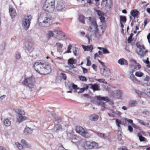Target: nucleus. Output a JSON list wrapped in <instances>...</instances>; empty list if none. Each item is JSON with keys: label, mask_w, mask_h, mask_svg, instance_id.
Instances as JSON below:
<instances>
[{"label": "nucleus", "mask_w": 150, "mask_h": 150, "mask_svg": "<svg viewBox=\"0 0 150 150\" xmlns=\"http://www.w3.org/2000/svg\"><path fill=\"white\" fill-rule=\"evenodd\" d=\"M65 37L64 33L60 30L55 29L54 31L50 30L48 31L47 40H49L51 37H57L59 40L62 39Z\"/></svg>", "instance_id": "f257e3e1"}, {"label": "nucleus", "mask_w": 150, "mask_h": 150, "mask_svg": "<svg viewBox=\"0 0 150 150\" xmlns=\"http://www.w3.org/2000/svg\"><path fill=\"white\" fill-rule=\"evenodd\" d=\"M88 30L90 31L89 34L91 37L94 35L96 38H99L101 34L99 33L98 28V25L96 21H93L91 24V25L89 28Z\"/></svg>", "instance_id": "f03ea898"}, {"label": "nucleus", "mask_w": 150, "mask_h": 150, "mask_svg": "<svg viewBox=\"0 0 150 150\" xmlns=\"http://www.w3.org/2000/svg\"><path fill=\"white\" fill-rule=\"evenodd\" d=\"M136 46V52L141 57L144 56L147 52V50H144L145 48L143 45H140L139 42H137Z\"/></svg>", "instance_id": "7ed1b4c3"}, {"label": "nucleus", "mask_w": 150, "mask_h": 150, "mask_svg": "<svg viewBox=\"0 0 150 150\" xmlns=\"http://www.w3.org/2000/svg\"><path fill=\"white\" fill-rule=\"evenodd\" d=\"M32 19V16L31 15L25 16L22 18V25L25 30H27L29 28L30 21Z\"/></svg>", "instance_id": "20e7f679"}, {"label": "nucleus", "mask_w": 150, "mask_h": 150, "mask_svg": "<svg viewBox=\"0 0 150 150\" xmlns=\"http://www.w3.org/2000/svg\"><path fill=\"white\" fill-rule=\"evenodd\" d=\"M75 130L77 132L85 138H88L91 136L89 132L85 131L84 129L80 126H77L76 127Z\"/></svg>", "instance_id": "39448f33"}, {"label": "nucleus", "mask_w": 150, "mask_h": 150, "mask_svg": "<svg viewBox=\"0 0 150 150\" xmlns=\"http://www.w3.org/2000/svg\"><path fill=\"white\" fill-rule=\"evenodd\" d=\"M35 80L32 76L28 78H25L23 81L22 82V84L27 86L30 88H32L33 87Z\"/></svg>", "instance_id": "423d86ee"}, {"label": "nucleus", "mask_w": 150, "mask_h": 150, "mask_svg": "<svg viewBox=\"0 0 150 150\" xmlns=\"http://www.w3.org/2000/svg\"><path fill=\"white\" fill-rule=\"evenodd\" d=\"M44 63H42L40 61H38L34 63L33 67L35 71L41 74H42L43 67Z\"/></svg>", "instance_id": "0eeeda50"}, {"label": "nucleus", "mask_w": 150, "mask_h": 150, "mask_svg": "<svg viewBox=\"0 0 150 150\" xmlns=\"http://www.w3.org/2000/svg\"><path fill=\"white\" fill-rule=\"evenodd\" d=\"M52 20L51 17L47 16L45 18L42 22L39 23L40 25L44 27H49L52 24Z\"/></svg>", "instance_id": "6e6552de"}, {"label": "nucleus", "mask_w": 150, "mask_h": 150, "mask_svg": "<svg viewBox=\"0 0 150 150\" xmlns=\"http://www.w3.org/2000/svg\"><path fill=\"white\" fill-rule=\"evenodd\" d=\"M98 145L97 143L95 142L86 141L85 142L83 147L86 149H90L96 148L97 147Z\"/></svg>", "instance_id": "1a4fd4ad"}, {"label": "nucleus", "mask_w": 150, "mask_h": 150, "mask_svg": "<svg viewBox=\"0 0 150 150\" xmlns=\"http://www.w3.org/2000/svg\"><path fill=\"white\" fill-rule=\"evenodd\" d=\"M54 3L55 0H46L43 6V9H54Z\"/></svg>", "instance_id": "9d476101"}, {"label": "nucleus", "mask_w": 150, "mask_h": 150, "mask_svg": "<svg viewBox=\"0 0 150 150\" xmlns=\"http://www.w3.org/2000/svg\"><path fill=\"white\" fill-rule=\"evenodd\" d=\"M25 50L31 53L34 50V48L33 44L29 41H26L24 43Z\"/></svg>", "instance_id": "9b49d317"}, {"label": "nucleus", "mask_w": 150, "mask_h": 150, "mask_svg": "<svg viewBox=\"0 0 150 150\" xmlns=\"http://www.w3.org/2000/svg\"><path fill=\"white\" fill-rule=\"evenodd\" d=\"M43 67V70L42 74L47 75L49 74L51 71V68L50 65L49 64L44 63Z\"/></svg>", "instance_id": "f8f14e48"}, {"label": "nucleus", "mask_w": 150, "mask_h": 150, "mask_svg": "<svg viewBox=\"0 0 150 150\" xmlns=\"http://www.w3.org/2000/svg\"><path fill=\"white\" fill-rule=\"evenodd\" d=\"M21 111L20 110L18 113V115L17 117V121L19 123L22 122L23 121L27 119V118L25 116H23L21 113Z\"/></svg>", "instance_id": "ddd939ff"}, {"label": "nucleus", "mask_w": 150, "mask_h": 150, "mask_svg": "<svg viewBox=\"0 0 150 150\" xmlns=\"http://www.w3.org/2000/svg\"><path fill=\"white\" fill-rule=\"evenodd\" d=\"M112 94L114 97L120 99L122 96L123 91L121 90H117L113 91Z\"/></svg>", "instance_id": "4468645a"}, {"label": "nucleus", "mask_w": 150, "mask_h": 150, "mask_svg": "<svg viewBox=\"0 0 150 150\" xmlns=\"http://www.w3.org/2000/svg\"><path fill=\"white\" fill-rule=\"evenodd\" d=\"M51 114L52 117L55 119L54 123L55 124L59 122H61L62 121V118L56 115H54L52 113H51Z\"/></svg>", "instance_id": "2eb2a0df"}, {"label": "nucleus", "mask_w": 150, "mask_h": 150, "mask_svg": "<svg viewBox=\"0 0 150 150\" xmlns=\"http://www.w3.org/2000/svg\"><path fill=\"white\" fill-rule=\"evenodd\" d=\"M53 130L56 133L60 131H62L64 130V129L62 128V126L59 124H57L55 125Z\"/></svg>", "instance_id": "dca6fc26"}, {"label": "nucleus", "mask_w": 150, "mask_h": 150, "mask_svg": "<svg viewBox=\"0 0 150 150\" xmlns=\"http://www.w3.org/2000/svg\"><path fill=\"white\" fill-rule=\"evenodd\" d=\"M110 74V69L104 67L103 68V71L101 73V74L105 77H108Z\"/></svg>", "instance_id": "f3484780"}, {"label": "nucleus", "mask_w": 150, "mask_h": 150, "mask_svg": "<svg viewBox=\"0 0 150 150\" xmlns=\"http://www.w3.org/2000/svg\"><path fill=\"white\" fill-rule=\"evenodd\" d=\"M78 16L79 21L82 24H85V19L86 18L85 16L81 13L78 14Z\"/></svg>", "instance_id": "a211bd4d"}, {"label": "nucleus", "mask_w": 150, "mask_h": 150, "mask_svg": "<svg viewBox=\"0 0 150 150\" xmlns=\"http://www.w3.org/2000/svg\"><path fill=\"white\" fill-rule=\"evenodd\" d=\"M88 85H89V87L90 86V88L92 89L94 91L99 90V86L96 84L90 83Z\"/></svg>", "instance_id": "6ab92c4d"}, {"label": "nucleus", "mask_w": 150, "mask_h": 150, "mask_svg": "<svg viewBox=\"0 0 150 150\" xmlns=\"http://www.w3.org/2000/svg\"><path fill=\"white\" fill-rule=\"evenodd\" d=\"M33 132V130L32 129L27 127L24 129L23 132L25 135H28L31 134Z\"/></svg>", "instance_id": "aec40b11"}, {"label": "nucleus", "mask_w": 150, "mask_h": 150, "mask_svg": "<svg viewBox=\"0 0 150 150\" xmlns=\"http://www.w3.org/2000/svg\"><path fill=\"white\" fill-rule=\"evenodd\" d=\"M137 136L139 138V139L141 142H147V139L144 137H143L141 134L140 133H137Z\"/></svg>", "instance_id": "412c9836"}, {"label": "nucleus", "mask_w": 150, "mask_h": 150, "mask_svg": "<svg viewBox=\"0 0 150 150\" xmlns=\"http://www.w3.org/2000/svg\"><path fill=\"white\" fill-rule=\"evenodd\" d=\"M118 63L121 65H125L127 66L128 65L127 61L124 58H121L118 60Z\"/></svg>", "instance_id": "4be33fe9"}, {"label": "nucleus", "mask_w": 150, "mask_h": 150, "mask_svg": "<svg viewBox=\"0 0 150 150\" xmlns=\"http://www.w3.org/2000/svg\"><path fill=\"white\" fill-rule=\"evenodd\" d=\"M96 97L98 100H102L103 101H106L107 102L109 101L110 100L109 99L107 96L101 97L100 96H96Z\"/></svg>", "instance_id": "5701e85b"}, {"label": "nucleus", "mask_w": 150, "mask_h": 150, "mask_svg": "<svg viewBox=\"0 0 150 150\" xmlns=\"http://www.w3.org/2000/svg\"><path fill=\"white\" fill-rule=\"evenodd\" d=\"M21 142L23 146L25 147L30 148L31 146V144L27 142L24 139H22L21 141Z\"/></svg>", "instance_id": "b1692460"}, {"label": "nucleus", "mask_w": 150, "mask_h": 150, "mask_svg": "<svg viewBox=\"0 0 150 150\" xmlns=\"http://www.w3.org/2000/svg\"><path fill=\"white\" fill-rule=\"evenodd\" d=\"M6 45V43L5 42H3L2 44L0 45V55L3 53V51L5 49Z\"/></svg>", "instance_id": "393cba45"}, {"label": "nucleus", "mask_w": 150, "mask_h": 150, "mask_svg": "<svg viewBox=\"0 0 150 150\" xmlns=\"http://www.w3.org/2000/svg\"><path fill=\"white\" fill-rule=\"evenodd\" d=\"M73 52L75 56L77 57L78 58L80 57L79 49L77 47H75V50H74Z\"/></svg>", "instance_id": "a878e982"}, {"label": "nucleus", "mask_w": 150, "mask_h": 150, "mask_svg": "<svg viewBox=\"0 0 150 150\" xmlns=\"http://www.w3.org/2000/svg\"><path fill=\"white\" fill-rule=\"evenodd\" d=\"M139 13L137 10H132L130 12L131 15L134 17H136Z\"/></svg>", "instance_id": "bb28decb"}, {"label": "nucleus", "mask_w": 150, "mask_h": 150, "mask_svg": "<svg viewBox=\"0 0 150 150\" xmlns=\"http://www.w3.org/2000/svg\"><path fill=\"white\" fill-rule=\"evenodd\" d=\"M9 13L11 18H14L17 15V13L15 10H9Z\"/></svg>", "instance_id": "cd10ccee"}, {"label": "nucleus", "mask_w": 150, "mask_h": 150, "mask_svg": "<svg viewBox=\"0 0 150 150\" xmlns=\"http://www.w3.org/2000/svg\"><path fill=\"white\" fill-rule=\"evenodd\" d=\"M98 118V116L96 115L93 114L90 117V119L93 121H96Z\"/></svg>", "instance_id": "c85d7f7f"}, {"label": "nucleus", "mask_w": 150, "mask_h": 150, "mask_svg": "<svg viewBox=\"0 0 150 150\" xmlns=\"http://www.w3.org/2000/svg\"><path fill=\"white\" fill-rule=\"evenodd\" d=\"M3 123L5 126H9L11 124V122L8 119L6 118L4 119Z\"/></svg>", "instance_id": "c756f323"}, {"label": "nucleus", "mask_w": 150, "mask_h": 150, "mask_svg": "<svg viewBox=\"0 0 150 150\" xmlns=\"http://www.w3.org/2000/svg\"><path fill=\"white\" fill-rule=\"evenodd\" d=\"M134 71L133 70L132 71L130 72V78L131 80L133 81H137L136 78L135 77L134 75L133 74V72Z\"/></svg>", "instance_id": "7c9ffc66"}, {"label": "nucleus", "mask_w": 150, "mask_h": 150, "mask_svg": "<svg viewBox=\"0 0 150 150\" xmlns=\"http://www.w3.org/2000/svg\"><path fill=\"white\" fill-rule=\"evenodd\" d=\"M89 88V85H86L84 87H83L81 88H79L80 90L79 91H78V93H82L84 92L85 90L87 91Z\"/></svg>", "instance_id": "2f4dec72"}, {"label": "nucleus", "mask_w": 150, "mask_h": 150, "mask_svg": "<svg viewBox=\"0 0 150 150\" xmlns=\"http://www.w3.org/2000/svg\"><path fill=\"white\" fill-rule=\"evenodd\" d=\"M146 1L142 2V4L141 6L142 9H146V6L149 4V3L146 4Z\"/></svg>", "instance_id": "473e14b6"}, {"label": "nucleus", "mask_w": 150, "mask_h": 150, "mask_svg": "<svg viewBox=\"0 0 150 150\" xmlns=\"http://www.w3.org/2000/svg\"><path fill=\"white\" fill-rule=\"evenodd\" d=\"M137 104V102L135 100H132L129 102V105L131 107L135 106Z\"/></svg>", "instance_id": "72a5a7b5"}, {"label": "nucleus", "mask_w": 150, "mask_h": 150, "mask_svg": "<svg viewBox=\"0 0 150 150\" xmlns=\"http://www.w3.org/2000/svg\"><path fill=\"white\" fill-rule=\"evenodd\" d=\"M137 122L139 123L140 125H144L146 126V122H144V121L142 120L138 119L137 120Z\"/></svg>", "instance_id": "f704fd0d"}, {"label": "nucleus", "mask_w": 150, "mask_h": 150, "mask_svg": "<svg viewBox=\"0 0 150 150\" xmlns=\"http://www.w3.org/2000/svg\"><path fill=\"white\" fill-rule=\"evenodd\" d=\"M117 134V139L121 141L122 138V133L121 131H118Z\"/></svg>", "instance_id": "c9c22d12"}, {"label": "nucleus", "mask_w": 150, "mask_h": 150, "mask_svg": "<svg viewBox=\"0 0 150 150\" xmlns=\"http://www.w3.org/2000/svg\"><path fill=\"white\" fill-rule=\"evenodd\" d=\"M120 22H122L124 23L126 22L127 20L126 17L125 16H120Z\"/></svg>", "instance_id": "e433bc0d"}, {"label": "nucleus", "mask_w": 150, "mask_h": 150, "mask_svg": "<svg viewBox=\"0 0 150 150\" xmlns=\"http://www.w3.org/2000/svg\"><path fill=\"white\" fill-rule=\"evenodd\" d=\"M99 105H101L102 107L101 109V110L102 111H103L105 110L104 108H105L106 105L104 103L100 101L99 103Z\"/></svg>", "instance_id": "4c0bfd02"}, {"label": "nucleus", "mask_w": 150, "mask_h": 150, "mask_svg": "<svg viewBox=\"0 0 150 150\" xmlns=\"http://www.w3.org/2000/svg\"><path fill=\"white\" fill-rule=\"evenodd\" d=\"M79 78L80 80L83 81H86L87 79L86 77L83 76H79Z\"/></svg>", "instance_id": "58836bf2"}, {"label": "nucleus", "mask_w": 150, "mask_h": 150, "mask_svg": "<svg viewBox=\"0 0 150 150\" xmlns=\"http://www.w3.org/2000/svg\"><path fill=\"white\" fill-rule=\"evenodd\" d=\"M75 60L73 59L72 58H70L68 60V64H75Z\"/></svg>", "instance_id": "ea45409f"}, {"label": "nucleus", "mask_w": 150, "mask_h": 150, "mask_svg": "<svg viewBox=\"0 0 150 150\" xmlns=\"http://www.w3.org/2000/svg\"><path fill=\"white\" fill-rule=\"evenodd\" d=\"M133 34L132 33L130 35V36L127 39V42L128 43H131L132 41V38L133 36Z\"/></svg>", "instance_id": "a19ab883"}, {"label": "nucleus", "mask_w": 150, "mask_h": 150, "mask_svg": "<svg viewBox=\"0 0 150 150\" xmlns=\"http://www.w3.org/2000/svg\"><path fill=\"white\" fill-rule=\"evenodd\" d=\"M135 75L137 76L141 77L143 76L144 74L140 71H137L136 72Z\"/></svg>", "instance_id": "79ce46f5"}, {"label": "nucleus", "mask_w": 150, "mask_h": 150, "mask_svg": "<svg viewBox=\"0 0 150 150\" xmlns=\"http://www.w3.org/2000/svg\"><path fill=\"white\" fill-rule=\"evenodd\" d=\"M96 134L99 137H102L103 138H105V134L102 133H101L100 132H97L96 133Z\"/></svg>", "instance_id": "37998d69"}, {"label": "nucleus", "mask_w": 150, "mask_h": 150, "mask_svg": "<svg viewBox=\"0 0 150 150\" xmlns=\"http://www.w3.org/2000/svg\"><path fill=\"white\" fill-rule=\"evenodd\" d=\"M102 50L103 53L104 54H109L110 53V52L108 51V50L105 47H104L103 48H102Z\"/></svg>", "instance_id": "c03bdc74"}, {"label": "nucleus", "mask_w": 150, "mask_h": 150, "mask_svg": "<svg viewBox=\"0 0 150 150\" xmlns=\"http://www.w3.org/2000/svg\"><path fill=\"white\" fill-rule=\"evenodd\" d=\"M116 123L117 126L118 127H120V125L121 124V121L120 120L116 119Z\"/></svg>", "instance_id": "a18cd8bd"}, {"label": "nucleus", "mask_w": 150, "mask_h": 150, "mask_svg": "<svg viewBox=\"0 0 150 150\" xmlns=\"http://www.w3.org/2000/svg\"><path fill=\"white\" fill-rule=\"evenodd\" d=\"M16 145L19 149L21 150L22 149L23 145L19 143L18 142L16 143Z\"/></svg>", "instance_id": "49530a36"}, {"label": "nucleus", "mask_w": 150, "mask_h": 150, "mask_svg": "<svg viewBox=\"0 0 150 150\" xmlns=\"http://www.w3.org/2000/svg\"><path fill=\"white\" fill-rule=\"evenodd\" d=\"M109 6H108L107 4L106 5V6L108 8L110 9L111 8L112 4V0H109Z\"/></svg>", "instance_id": "de8ad7c7"}, {"label": "nucleus", "mask_w": 150, "mask_h": 150, "mask_svg": "<svg viewBox=\"0 0 150 150\" xmlns=\"http://www.w3.org/2000/svg\"><path fill=\"white\" fill-rule=\"evenodd\" d=\"M71 84L72 88L75 90L79 89V88L78 87V86L74 84V83H72Z\"/></svg>", "instance_id": "09e8293b"}, {"label": "nucleus", "mask_w": 150, "mask_h": 150, "mask_svg": "<svg viewBox=\"0 0 150 150\" xmlns=\"http://www.w3.org/2000/svg\"><path fill=\"white\" fill-rule=\"evenodd\" d=\"M61 77L64 80H66L67 78L66 74L63 73H61L60 74Z\"/></svg>", "instance_id": "8fccbe9b"}, {"label": "nucleus", "mask_w": 150, "mask_h": 150, "mask_svg": "<svg viewBox=\"0 0 150 150\" xmlns=\"http://www.w3.org/2000/svg\"><path fill=\"white\" fill-rule=\"evenodd\" d=\"M96 12H97V13L98 15L100 16H103L104 15V13L103 12H102L101 11L99 10H96Z\"/></svg>", "instance_id": "3c124183"}, {"label": "nucleus", "mask_w": 150, "mask_h": 150, "mask_svg": "<svg viewBox=\"0 0 150 150\" xmlns=\"http://www.w3.org/2000/svg\"><path fill=\"white\" fill-rule=\"evenodd\" d=\"M82 48L84 49L85 51H88V46H85L84 45H82Z\"/></svg>", "instance_id": "603ef678"}, {"label": "nucleus", "mask_w": 150, "mask_h": 150, "mask_svg": "<svg viewBox=\"0 0 150 150\" xmlns=\"http://www.w3.org/2000/svg\"><path fill=\"white\" fill-rule=\"evenodd\" d=\"M125 122H129L131 124H132V123H133V120H132L129 119L127 118H125Z\"/></svg>", "instance_id": "864d4df0"}, {"label": "nucleus", "mask_w": 150, "mask_h": 150, "mask_svg": "<svg viewBox=\"0 0 150 150\" xmlns=\"http://www.w3.org/2000/svg\"><path fill=\"white\" fill-rule=\"evenodd\" d=\"M56 45L58 47L61 48H62L63 47V45L59 42H57Z\"/></svg>", "instance_id": "5fc2aeb1"}, {"label": "nucleus", "mask_w": 150, "mask_h": 150, "mask_svg": "<svg viewBox=\"0 0 150 150\" xmlns=\"http://www.w3.org/2000/svg\"><path fill=\"white\" fill-rule=\"evenodd\" d=\"M100 21L102 23H104L105 22V18L103 16L100 17Z\"/></svg>", "instance_id": "6e6d98bb"}, {"label": "nucleus", "mask_w": 150, "mask_h": 150, "mask_svg": "<svg viewBox=\"0 0 150 150\" xmlns=\"http://www.w3.org/2000/svg\"><path fill=\"white\" fill-rule=\"evenodd\" d=\"M97 81L100 82H102L103 83L106 84L107 82L105 81V80L104 79H98Z\"/></svg>", "instance_id": "4d7b16f0"}, {"label": "nucleus", "mask_w": 150, "mask_h": 150, "mask_svg": "<svg viewBox=\"0 0 150 150\" xmlns=\"http://www.w3.org/2000/svg\"><path fill=\"white\" fill-rule=\"evenodd\" d=\"M135 92L137 93L139 96H140L142 95L141 92L138 90H135Z\"/></svg>", "instance_id": "13d9d810"}, {"label": "nucleus", "mask_w": 150, "mask_h": 150, "mask_svg": "<svg viewBox=\"0 0 150 150\" xmlns=\"http://www.w3.org/2000/svg\"><path fill=\"white\" fill-rule=\"evenodd\" d=\"M16 57L17 59H19L21 58V55L20 53H18L16 54Z\"/></svg>", "instance_id": "bf43d9fd"}, {"label": "nucleus", "mask_w": 150, "mask_h": 150, "mask_svg": "<svg viewBox=\"0 0 150 150\" xmlns=\"http://www.w3.org/2000/svg\"><path fill=\"white\" fill-rule=\"evenodd\" d=\"M150 78L148 76H146L144 79V80L145 81H149V80Z\"/></svg>", "instance_id": "052dcab7"}, {"label": "nucleus", "mask_w": 150, "mask_h": 150, "mask_svg": "<svg viewBox=\"0 0 150 150\" xmlns=\"http://www.w3.org/2000/svg\"><path fill=\"white\" fill-rule=\"evenodd\" d=\"M146 126H147L148 127L150 128V121L149 120H146Z\"/></svg>", "instance_id": "680f3d73"}, {"label": "nucleus", "mask_w": 150, "mask_h": 150, "mask_svg": "<svg viewBox=\"0 0 150 150\" xmlns=\"http://www.w3.org/2000/svg\"><path fill=\"white\" fill-rule=\"evenodd\" d=\"M81 68L83 70V72L84 74H85L87 73V70L86 68H84L83 67H82Z\"/></svg>", "instance_id": "e2e57ef3"}, {"label": "nucleus", "mask_w": 150, "mask_h": 150, "mask_svg": "<svg viewBox=\"0 0 150 150\" xmlns=\"http://www.w3.org/2000/svg\"><path fill=\"white\" fill-rule=\"evenodd\" d=\"M69 71L72 73H74L76 72V71L74 70L73 69L71 68L69 69Z\"/></svg>", "instance_id": "0e129e2a"}, {"label": "nucleus", "mask_w": 150, "mask_h": 150, "mask_svg": "<svg viewBox=\"0 0 150 150\" xmlns=\"http://www.w3.org/2000/svg\"><path fill=\"white\" fill-rule=\"evenodd\" d=\"M128 129L129 130L130 132H132L133 131L132 127L130 125H129L128 126Z\"/></svg>", "instance_id": "69168bd1"}, {"label": "nucleus", "mask_w": 150, "mask_h": 150, "mask_svg": "<svg viewBox=\"0 0 150 150\" xmlns=\"http://www.w3.org/2000/svg\"><path fill=\"white\" fill-rule=\"evenodd\" d=\"M93 49V46L91 45L88 46V50L90 52H92Z\"/></svg>", "instance_id": "338daca9"}, {"label": "nucleus", "mask_w": 150, "mask_h": 150, "mask_svg": "<svg viewBox=\"0 0 150 150\" xmlns=\"http://www.w3.org/2000/svg\"><path fill=\"white\" fill-rule=\"evenodd\" d=\"M143 61H144V62H145L147 64H149V62H150L149 61V58L148 57H147L146 58V61L145 60H144Z\"/></svg>", "instance_id": "774afa93"}]
</instances>
